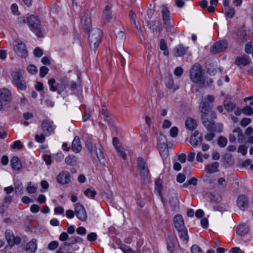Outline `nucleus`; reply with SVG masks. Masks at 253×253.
<instances>
[{"mask_svg": "<svg viewBox=\"0 0 253 253\" xmlns=\"http://www.w3.org/2000/svg\"><path fill=\"white\" fill-rule=\"evenodd\" d=\"M191 81L199 86H204L206 78L203 72L201 66L196 63L192 67L190 72Z\"/></svg>", "mask_w": 253, "mask_h": 253, "instance_id": "1", "label": "nucleus"}, {"mask_svg": "<svg viewBox=\"0 0 253 253\" xmlns=\"http://www.w3.org/2000/svg\"><path fill=\"white\" fill-rule=\"evenodd\" d=\"M136 163L141 179L144 183H149L150 181V171L146 162L143 158L139 157L137 159Z\"/></svg>", "mask_w": 253, "mask_h": 253, "instance_id": "2", "label": "nucleus"}, {"mask_svg": "<svg viewBox=\"0 0 253 253\" xmlns=\"http://www.w3.org/2000/svg\"><path fill=\"white\" fill-rule=\"evenodd\" d=\"M102 31L98 28L92 29L88 36V43L91 49L95 50L101 41Z\"/></svg>", "mask_w": 253, "mask_h": 253, "instance_id": "3", "label": "nucleus"}, {"mask_svg": "<svg viewBox=\"0 0 253 253\" xmlns=\"http://www.w3.org/2000/svg\"><path fill=\"white\" fill-rule=\"evenodd\" d=\"M85 146L91 155L93 154L96 155L99 161L104 158L103 148L100 144L93 143L90 139H87L85 142Z\"/></svg>", "mask_w": 253, "mask_h": 253, "instance_id": "4", "label": "nucleus"}, {"mask_svg": "<svg viewBox=\"0 0 253 253\" xmlns=\"http://www.w3.org/2000/svg\"><path fill=\"white\" fill-rule=\"evenodd\" d=\"M214 97L213 95H208L205 98V101L201 102L199 106V110L201 113H203V117L204 118V120H206V117L207 116V111L208 112H211V109L212 110L213 107V102L214 101Z\"/></svg>", "mask_w": 253, "mask_h": 253, "instance_id": "5", "label": "nucleus"}, {"mask_svg": "<svg viewBox=\"0 0 253 253\" xmlns=\"http://www.w3.org/2000/svg\"><path fill=\"white\" fill-rule=\"evenodd\" d=\"M206 113H207V115L206 117V120L203 117V113H201V119L203 124L209 131H216V126L214 121V120L216 118L215 112L211 109V112L207 111Z\"/></svg>", "mask_w": 253, "mask_h": 253, "instance_id": "6", "label": "nucleus"}, {"mask_svg": "<svg viewBox=\"0 0 253 253\" xmlns=\"http://www.w3.org/2000/svg\"><path fill=\"white\" fill-rule=\"evenodd\" d=\"M157 147L162 157L166 158L168 155V145L167 137L161 134L158 139Z\"/></svg>", "mask_w": 253, "mask_h": 253, "instance_id": "7", "label": "nucleus"}, {"mask_svg": "<svg viewBox=\"0 0 253 253\" xmlns=\"http://www.w3.org/2000/svg\"><path fill=\"white\" fill-rule=\"evenodd\" d=\"M41 127L44 134L47 136L53 134L56 128V126L54 125L53 121L49 119L43 120Z\"/></svg>", "mask_w": 253, "mask_h": 253, "instance_id": "8", "label": "nucleus"}, {"mask_svg": "<svg viewBox=\"0 0 253 253\" xmlns=\"http://www.w3.org/2000/svg\"><path fill=\"white\" fill-rule=\"evenodd\" d=\"M56 180L61 185H66L71 182L72 176L70 173L66 170L60 172L56 177Z\"/></svg>", "mask_w": 253, "mask_h": 253, "instance_id": "9", "label": "nucleus"}, {"mask_svg": "<svg viewBox=\"0 0 253 253\" xmlns=\"http://www.w3.org/2000/svg\"><path fill=\"white\" fill-rule=\"evenodd\" d=\"M81 24L84 31L87 32L90 31L92 23L90 14L88 12H84L81 16Z\"/></svg>", "mask_w": 253, "mask_h": 253, "instance_id": "10", "label": "nucleus"}, {"mask_svg": "<svg viewBox=\"0 0 253 253\" xmlns=\"http://www.w3.org/2000/svg\"><path fill=\"white\" fill-rule=\"evenodd\" d=\"M75 211L77 217L82 221H85L87 219V214L84 206L80 203L75 205Z\"/></svg>", "mask_w": 253, "mask_h": 253, "instance_id": "11", "label": "nucleus"}, {"mask_svg": "<svg viewBox=\"0 0 253 253\" xmlns=\"http://www.w3.org/2000/svg\"><path fill=\"white\" fill-rule=\"evenodd\" d=\"M12 76L17 87L21 90L25 89V82L22 75L19 73L15 72L12 74Z\"/></svg>", "mask_w": 253, "mask_h": 253, "instance_id": "12", "label": "nucleus"}, {"mask_svg": "<svg viewBox=\"0 0 253 253\" xmlns=\"http://www.w3.org/2000/svg\"><path fill=\"white\" fill-rule=\"evenodd\" d=\"M228 46L226 41H222L216 42L211 48V52L213 54L220 52L225 49Z\"/></svg>", "mask_w": 253, "mask_h": 253, "instance_id": "13", "label": "nucleus"}, {"mask_svg": "<svg viewBox=\"0 0 253 253\" xmlns=\"http://www.w3.org/2000/svg\"><path fill=\"white\" fill-rule=\"evenodd\" d=\"M5 235L8 244L10 246H13L15 244H18L21 242V239L18 237H15L13 232L10 230L6 231Z\"/></svg>", "mask_w": 253, "mask_h": 253, "instance_id": "14", "label": "nucleus"}, {"mask_svg": "<svg viewBox=\"0 0 253 253\" xmlns=\"http://www.w3.org/2000/svg\"><path fill=\"white\" fill-rule=\"evenodd\" d=\"M203 141V136L199 134L198 131H195L190 138V143L193 147H195L200 145Z\"/></svg>", "mask_w": 253, "mask_h": 253, "instance_id": "15", "label": "nucleus"}, {"mask_svg": "<svg viewBox=\"0 0 253 253\" xmlns=\"http://www.w3.org/2000/svg\"><path fill=\"white\" fill-rule=\"evenodd\" d=\"M27 21L29 26L33 29H39L41 22L37 16L33 15H31L28 18Z\"/></svg>", "mask_w": 253, "mask_h": 253, "instance_id": "16", "label": "nucleus"}, {"mask_svg": "<svg viewBox=\"0 0 253 253\" xmlns=\"http://www.w3.org/2000/svg\"><path fill=\"white\" fill-rule=\"evenodd\" d=\"M248 203L247 197L244 195H240L237 200V204L238 207L242 211H245L248 208Z\"/></svg>", "mask_w": 253, "mask_h": 253, "instance_id": "17", "label": "nucleus"}, {"mask_svg": "<svg viewBox=\"0 0 253 253\" xmlns=\"http://www.w3.org/2000/svg\"><path fill=\"white\" fill-rule=\"evenodd\" d=\"M16 52L21 57H25L27 55V49L26 45L22 42H19L14 47Z\"/></svg>", "mask_w": 253, "mask_h": 253, "instance_id": "18", "label": "nucleus"}, {"mask_svg": "<svg viewBox=\"0 0 253 253\" xmlns=\"http://www.w3.org/2000/svg\"><path fill=\"white\" fill-rule=\"evenodd\" d=\"M250 227L245 223L239 225L236 228V233L238 235L243 236L249 233Z\"/></svg>", "mask_w": 253, "mask_h": 253, "instance_id": "19", "label": "nucleus"}, {"mask_svg": "<svg viewBox=\"0 0 253 253\" xmlns=\"http://www.w3.org/2000/svg\"><path fill=\"white\" fill-rule=\"evenodd\" d=\"M173 223L177 230L186 228L184 226L183 219L180 214H177L174 216Z\"/></svg>", "mask_w": 253, "mask_h": 253, "instance_id": "20", "label": "nucleus"}, {"mask_svg": "<svg viewBox=\"0 0 253 253\" xmlns=\"http://www.w3.org/2000/svg\"><path fill=\"white\" fill-rule=\"evenodd\" d=\"M72 148L73 151L76 153H79L81 151L82 146L80 138L78 136H76L74 137L72 143Z\"/></svg>", "mask_w": 253, "mask_h": 253, "instance_id": "21", "label": "nucleus"}, {"mask_svg": "<svg viewBox=\"0 0 253 253\" xmlns=\"http://www.w3.org/2000/svg\"><path fill=\"white\" fill-rule=\"evenodd\" d=\"M188 48V47H185L183 44H179L174 48V54L176 57L182 56L186 54Z\"/></svg>", "mask_w": 253, "mask_h": 253, "instance_id": "22", "label": "nucleus"}, {"mask_svg": "<svg viewBox=\"0 0 253 253\" xmlns=\"http://www.w3.org/2000/svg\"><path fill=\"white\" fill-rule=\"evenodd\" d=\"M250 63V57L246 55H243L242 56L237 57L236 58L235 63L238 65H243L246 66L249 64Z\"/></svg>", "mask_w": 253, "mask_h": 253, "instance_id": "23", "label": "nucleus"}, {"mask_svg": "<svg viewBox=\"0 0 253 253\" xmlns=\"http://www.w3.org/2000/svg\"><path fill=\"white\" fill-rule=\"evenodd\" d=\"M0 98L3 102L10 101L11 99V94L10 91L7 88L0 89Z\"/></svg>", "mask_w": 253, "mask_h": 253, "instance_id": "24", "label": "nucleus"}, {"mask_svg": "<svg viewBox=\"0 0 253 253\" xmlns=\"http://www.w3.org/2000/svg\"><path fill=\"white\" fill-rule=\"evenodd\" d=\"M162 13L163 16V20L164 21L165 24L169 25L170 19V12L168 8L166 6H162Z\"/></svg>", "mask_w": 253, "mask_h": 253, "instance_id": "25", "label": "nucleus"}, {"mask_svg": "<svg viewBox=\"0 0 253 253\" xmlns=\"http://www.w3.org/2000/svg\"><path fill=\"white\" fill-rule=\"evenodd\" d=\"M167 248L171 253H172L175 249L176 240L174 237L172 236H169L167 238Z\"/></svg>", "mask_w": 253, "mask_h": 253, "instance_id": "26", "label": "nucleus"}, {"mask_svg": "<svg viewBox=\"0 0 253 253\" xmlns=\"http://www.w3.org/2000/svg\"><path fill=\"white\" fill-rule=\"evenodd\" d=\"M37 240L32 239L29 242L26 247V251L27 253H35L37 249Z\"/></svg>", "mask_w": 253, "mask_h": 253, "instance_id": "27", "label": "nucleus"}, {"mask_svg": "<svg viewBox=\"0 0 253 253\" xmlns=\"http://www.w3.org/2000/svg\"><path fill=\"white\" fill-rule=\"evenodd\" d=\"M185 124L187 128L190 130L192 131L197 127L196 121L191 118H187L185 120Z\"/></svg>", "mask_w": 253, "mask_h": 253, "instance_id": "28", "label": "nucleus"}, {"mask_svg": "<svg viewBox=\"0 0 253 253\" xmlns=\"http://www.w3.org/2000/svg\"><path fill=\"white\" fill-rule=\"evenodd\" d=\"M219 166V164L218 162H215L212 163L210 165H207L205 167V171L207 173H213L217 172L218 171L217 169Z\"/></svg>", "mask_w": 253, "mask_h": 253, "instance_id": "29", "label": "nucleus"}, {"mask_svg": "<svg viewBox=\"0 0 253 253\" xmlns=\"http://www.w3.org/2000/svg\"><path fill=\"white\" fill-rule=\"evenodd\" d=\"M11 164L13 169L19 170L22 168V164L19 159L16 156L13 157L11 160Z\"/></svg>", "mask_w": 253, "mask_h": 253, "instance_id": "30", "label": "nucleus"}, {"mask_svg": "<svg viewBox=\"0 0 253 253\" xmlns=\"http://www.w3.org/2000/svg\"><path fill=\"white\" fill-rule=\"evenodd\" d=\"M177 231L178 233V236L181 240L185 243H187L189 241V237L188 235L187 228H184L183 229L178 230Z\"/></svg>", "mask_w": 253, "mask_h": 253, "instance_id": "31", "label": "nucleus"}, {"mask_svg": "<svg viewBox=\"0 0 253 253\" xmlns=\"http://www.w3.org/2000/svg\"><path fill=\"white\" fill-rule=\"evenodd\" d=\"M65 163L69 166H75L78 163L77 158L74 155H69L65 158Z\"/></svg>", "mask_w": 253, "mask_h": 253, "instance_id": "32", "label": "nucleus"}, {"mask_svg": "<svg viewBox=\"0 0 253 253\" xmlns=\"http://www.w3.org/2000/svg\"><path fill=\"white\" fill-rule=\"evenodd\" d=\"M103 17L105 20H109L112 18L111 7L107 5L102 13Z\"/></svg>", "mask_w": 253, "mask_h": 253, "instance_id": "33", "label": "nucleus"}, {"mask_svg": "<svg viewBox=\"0 0 253 253\" xmlns=\"http://www.w3.org/2000/svg\"><path fill=\"white\" fill-rule=\"evenodd\" d=\"M129 17L131 22L134 25L135 28L139 31H141L139 23L136 21V16L132 11L129 12Z\"/></svg>", "mask_w": 253, "mask_h": 253, "instance_id": "34", "label": "nucleus"}, {"mask_svg": "<svg viewBox=\"0 0 253 253\" xmlns=\"http://www.w3.org/2000/svg\"><path fill=\"white\" fill-rule=\"evenodd\" d=\"M173 80L171 77H169L166 79V86L169 89H173L174 91H175L176 90L178 89L179 87L178 85H175L173 86Z\"/></svg>", "mask_w": 253, "mask_h": 253, "instance_id": "35", "label": "nucleus"}, {"mask_svg": "<svg viewBox=\"0 0 253 253\" xmlns=\"http://www.w3.org/2000/svg\"><path fill=\"white\" fill-rule=\"evenodd\" d=\"M224 106L227 112H231L235 108V104L229 100H225Z\"/></svg>", "mask_w": 253, "mask_h": 253, "instance_id": "36", "label": "nucleus"}, {"mask_svg": "<svg viewBox=\"0 0 253 253\" xmlns=\"http://www.w3.org/2000/svg\"><path fill=\"white\" fill-rule=\"evenodd\" d=\"M233 132L237 133L238 140L239 142H242L244 141L245 139L244 135L242 129L239 127H237L234 129Z\"/></svg>", "mask_w": 253, "mask_h": 253, "instance_id": "37", "label": "nucleus"}, {"mask_svg": "<svg viewBox=\"0 0 253 253\" xmlns=\"http://www.w3.org/2000/svg\"><path fill=\"white\" fill-rule=\"evenodd\" d=\"M160 48L161 50L164 51V54L165 55H168L169 54V51L167 43L164 39H161L160 42Z\"/></svg>", "mask_w": 253, "mask_h": 253, "instance_id": "38", "label": "nucleus"}, {"mask_svg": "<svg viewBox=\"0 0 253 253\" xmlns=\"http://www.w3.org/2000/svg\"><path fill=\"white\" fill-rule=\"evenodd\" d=\"M101 113L104 116L105 120L108 123H110L111 119L105 107H103L101 111Z\"/></svg>", "mask_w": 253, "mask_h": 253, "instance_id": "39", "label": "nucleus"}, {"mask_svg": "<svg viewBox=\"0 0 253 253\" xmlns=\"http://www.w3.org/2000/svg\"><path fill=\"white\" fill-rule=\"evenodd\" d=\"M225 15L230 18L234 17L235 15L234 8L230 6L225 8Z\"/></svg>", "mask_w": 253, "mask_h": 253, "instance_id": "40", "label": "nucleus"}, {"mask_svg": "<svg viewBox=\"0 0 253 253\" xmlns=\"http://www.w3.org/2000/svg\"><path fill=\"white\" fill-rule=\"evenodd\" d=\"M84 195L88 197L94 198L96 195V192L95 190H92L90 188H87L84 192Z\"/></svg>", "mask_w": 253, "mask_h": 253, "instance_id": "41", "label": "nucleus"}, {"mask_svg": "<svg viewBox=\"0 0 253 253\" xmlns=\"http://www.w3.org/2000/svg\"><path fill=\"white\" fill-rule=\"evenodd\" d=\"M169 202L170 204L173 206H175L178 203V199L177 197V195L176 194H174L171 197H169Z\"/></svg>", "mask_w": 253, "mask_h": 253, "instance_id": "42", "label": "nucleus"}, {"mask_svg": "<svg viewBox=\"0 0 253 253\" xmlns=\"http://www.w3.org/2000/svg\"><path fill=\"white\" fill-rule=\"evenodd\" d=\"M218 145L221 147H224L227 143V139L223 136H220L217 141Z\"/></svg>", "mask_w": 253, "mask_h": 253, "instance_id": "43", "label": "nucleus"}, {"mask_svg": "<svg viewBox=\"0 0 253 253\" xmlns=\"http://www.w3.org/2000/svg\"><path fill=\"white\" fill-rule=\"evenodd\" d=\"M191 253H204L202 249L197 245H193L191 247Z\"/></svg>", "mask_w": 253, "mask_h": 253, "instance_id": "44", "label": "nucleus"}, {"mask_svg": "<svg viewBox=\"0 0 253 253\" xmlns=\"http://www.w3.org/2000/svg\"><path fill=\"white\" fill-rule=\"evenodd\" d=\"M35 140L40 143H42L45 140V134L41 133V134H36L35 136Z\"/></svg>", "mask_w": 253, "mask_h": 253, "instance_id": "45", "label": "nucleus"}, {"mask_svg": "<svg viewBox=\"0 0 253 253\" xmlns=\"http://www.w3.org/2000/svg\"><path fill=\"white\" fill-rule=\"evenodd\" d=\"M119 248L124 253H134L133 250L126 245H121Z\"/></svg>", "mask_w": 253, "mask_h": 253, "instance_id": "46", "label": "nucleus"}, {"mask_svg": "<svg viewBox=\"0 0 253 253\" xmlns=\"http://www.w3.org/2000/svg\"><path fill=\"white\" fill-rule=\"evenodd\" d=\"M55 80L54 79H51L48 80V84L50 86V90L52 91H55L58 90V88L56 86H54L55 83Z\"/></svg>", "mask_w": 253, "mask_h": 253, "instance_id": "47", "label": "nucleus"}, {"mask_svg": "<svg viewBox=\"0 0 253 253\" xmlns=\"http://www.w3.org/2000/svg\"><path fill=\"white\" fill-rule=\"evenodd\" d=\"M59 246V242L57 241H53L48 245V249L49 250L53 251L55 250Z\"/></svg>", "mask_w": 253, "mask_h": 253, "instance_id": "48", "label": "nucleus"}, {"mask_svg": "<svg viewBox=\"0 0 253 253\" xmlns=\"http://www.w3.org/2000/svg\"><path fill=\"white\" fill-rule=\"evenodd\" d=\"M242 111L246 115L251 116L253 114V109L251 106H247L245 107Z\"/></svg>", "mask_w": 253, "mask_h": 253, "instance_id": "49", "label": "nucleus"}, {"mask_svg": "<svg viewBox=\"0 0 253 253\" xmlns=\"http://www.w3.org/2000/svg\"><path fill=\"white\" fill-rule=\"evenodd\" d=\"M27 71L28 72L33 75L36 74L38 72V69L36 66L34 65H29L27 67Z\"/></svg>", "mask_w": 253, "mask_h": 253, "instance_id": "50", "label": "nucleus"}, {"mask_svg": "<svg viewBox=\"0 0 253 253\" xmlns=\"http://www.w3.org/2000/svg\"><path fill=\"white\" fill-rule=\"evenodd\" d=\"M48 72V69L45 66H42L40 69V76L43 78Z\"/></svg>", "mask_w": 253, "mask_h": 253, "instance_id": "51", "label": "nucleus"}, {"mask_svg": "<svg viewBox=\"0 0 253 253\" xmlns=\"http://www.w3.org/2000/svg\"><path fill=\"white\" fill-rule=\"evenodd\" d=\"M97 234L94 232H91L87 236V240L90 242H94L97 239Z\"/></svg>", "mask_w": 253, "mask_h": 253, "instance_id": "52", "label": "nucleus"}, {"mask_svg": "<svg viewBox=\"0 0 253 253\" xmlns=\"http://www.w3.org/2000/svg\"><path fill=\"white\" fill-rule=\"evenodd\" d=\"M252 122V120L250 118H243L240 122V125L243 126L245 127L248 125H249Z\"/></svg>", "mask_w": 253, "mask_h": 253, "instance_id": "53", "label": "nucleus"}, {"mask_svg": "<svg viewBox=\"0 0 253 253\" xmlns=\"http://www.w3.org/2000/svg\"><path fill=\"white\" fill-rule=\"evenodd\" d=\"M15 188V193H17L18 192L22 191L23 190L22 183L20 181H17L14 184Z\"/></svg>", "mask_w": 253, "mask_h": 253, "instance_id": "54", "label": "nucleus"}, {"mask_svg": "<svg viewBox=\"0 0 253 253\" xmlns=\"http://www.w3.org/2000/svg\"><path fill=\"white\" fill-rule=\"evenodd\" d=\"M12 149H21L23 148V145L20 140H16L14 142L12 146Z\"/></svg>", "mask_w": 253, "mask_h": 253, "instance_id": "55", "label": "nucleus"}, {"mask_svg": "<svg viewBox=\"0 0 253 253\" xmlns=\"http://www.w3.org/2000/svg\"><path fill=\"white\" fill-rule=\"evenodd\" d=\"M59 239L61 242H65L69 239V235L68 233L64 232H62L59 236Z\"/></svg>", "mask_w": 253, "mask_h": 253, "instance_id": "56", "label": "nucleus"}, {"mask_svg": "<svg viewBox=\"0 0 253 253\" xmlns=\"http://www.w3.org/2000/svg\"><path fill=\"white\" fill-rule=\"evenodd\" d=\"M31 182L28 183V185L27 187V192L30 194H33L36 192L37 189L35 187L31 185Z\"/></svg>", "mask_w": 253, "mask_h": 253, "instance_id": "57", "label": "nucleus"}, {"mask_svg": "<svg viewBox=\"0 0 253 253\" xmlns=\"http://www.w3.org/2000/svg\"><path fill=\"white\" fill-rule=\"evenodd\" d=\"M238 152L245 156L247 153V148L244 145H240L238 148Z\"/></svg>", "mask_w": 253, "mask_h": 253, "instance_id": "58", "label": "nucleus"}, {"mask_svg": "<svg viewBox=\"0 0 253 253\" xmlns=\"http://www.w3.org/2000/svg\"><path fill=\"white\" fill-rule=\"evenodd\" d=\"M178 132V128L176 126L172 127L169 131V134L172 137H175L177 136Z\"/></svg>", "mask_w": 253, "mask_h": 253, "instance_id": "59", "label": "nucleus"}, {"mask_svg": "<svg viewBox=\"0 0 253 253\" xmlns=\"http://www.w3.org/2000/svg\"><path fill=\"white\" fill-rule=\"evenodd\" d=\"M178 160L181 163H184L186 160V155L184 153L177 154Z\"/></svg>", "mask_w": 253, "mask_h": 253, "instance_id": "60", "label": "nucleus"}, {"mask_svg": "<svg viewBox=\"0 0 253 253\" xmlns=\"http://www.w3.org/2000/svg\"><path fill=\"white\" fill-rule=\"evenodd\" d=\"M183 69L180 67H176L174 71V74L175 76L177 77H180L183 74Z\"/></svg>", "mask_w": 253, "mask_h": 253, "instance_id": "61", "label": "nucleus"}, {"mask_svg": "<svg viewBox=\"0 0 253 253\" xmlns=\"http://www.w3.org/2000/svg\"><path fill=\"white\" fill-rule=\"evenodd\" d=\"M56 86L58 88V90L57 91L59 94H60L61 92L65 89V85L64 84L62 83L58 84Z\"/></svg>", "mask_w": 253, "mask_h": 253, "instance_id": "62", "label": "nucleus"}, {"mask_svg": "<svg viewBox=\"0 0 253 253\" xmlns=\"http://www.w3.org/2000/svg\"><path fill=\"white\" fill-rule=\"evenodd\" d=\"M210 132L205 136V139L208 141L211 140L214 137V132L215 131H209Z\"/></svg>", "mask_w": 253, "mask_h": 253, "instance_id": "63", "label": "nucleus"}, {"mask_svg": "<svg viewBox=\"0 0 253 253\" xmlns=\"http://www.w3.org/2000/svg\"><path fill=\"white\" fill-rule=\"evenodd\" d=\"M34 55L36 57H41L42 55V50L39 47H36L34 51Z\"/></svg>", "mask_w": 253, "mask_h": 253, "instance_id": "64", "label": "nucleus"}]
</instances>
